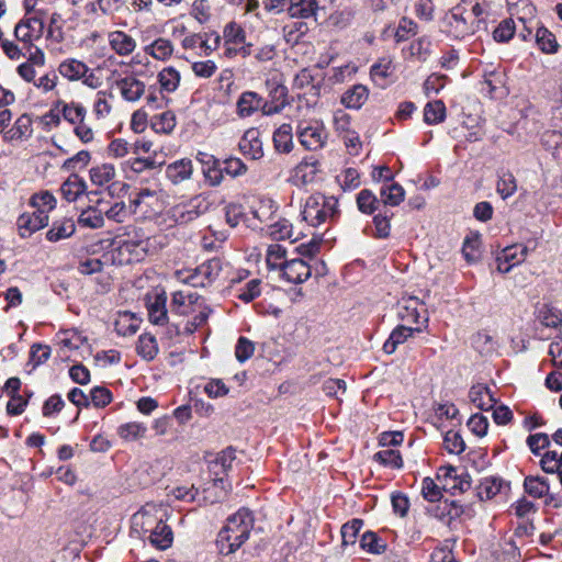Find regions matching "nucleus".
I'll return each instance as SVG.
<instances>
[{
    "label": "nucleus",
    "mask_w": 562,
    "mask_h": 562,
    "mask_svg": "<svg viewBox=\"0 0 562 562\" xmlns=\"http://www.w3.org/2000/svg\"><path fill=\"white\" fill-rule=\"evenodd\" d=\"M559 451L550 450L544 453L541 459V468L547 473H554L561 470L560 460H559Z\"/></svg>",
    "instance_id": "nucleus-54"
},
{
    "label": "nucleus",
    "mask_w": 562,
    "mask_h": 562,
    "mask_svg": "<svg viewBox=\"0 0 562 562\" xmlns=\"http://www.w3.org/2000/svg\"><path fill=\"white\" fill-rule=\"evenodd\" d=\"M317 161H303L291 172L289 181L296 187H306L315 182L317 177Z\"/></svg>",
    "instance_id": "nucleus-11"
},
{
    "label": "nucleus",
    "mask_w": 562,
    "mask_h": 562,
    "mask_svg": "<svg viewBox=\"0 0 562 562\" xmlns=\"http://www.w3.org/2000/svg\"><path fill=\"white\" fill-rule=\"evenodd\" d=\"M443 443L445 448L450 453L460 454L465 449L462 437L456 431H447Z\"/></svg>",
    "instance_id": "nucleus-49"
},
{
    "label": "nucleus",
    "mask_w": 562,
    "mask_h": 562,
    "mask_svg": "<svg viewBox=\"0 0 562 562\" xmlns=\"http://www.w3.org/2000/svg\"><path fill=\"white\" fill-rule=\"evenodd\" d=\"M255 351L254 344L245 337H240L237 341L235 356L238 361L244 362L249 359Z\"/></svg>",
    "instance_id": "nucleus-57"
},
{
    "label": "nucleus",
    "mask_w": 562,
    "mask_h": 562,
    "mask_svg": "<svg viewBox=\"0 0 562 562\" xmlns=\"http://www.w3.org/2000/svg\"><path fill=\"white\" fill-rule=\"evenodd\" d=\"M283 276L289 282L302 283L311 276L310 266L302 259H291L281 266Z\"/></svg>",
    "instance_id": "nucleus-12"
},
{
    "label": "nucleus",
    "mask_w": 562,
    "mask_h": 562,
    "mask_svg": "<svg viewBox=\"0 0 562 562\" xmlns=\"http://www.w3.org/2000/svg\"><path fill=\"white\" fill-rule=\"evenodd\" d=\"M145 52L155 59L167 60L173 53V44L167 38L159 37L146 46Z\"/></svg>",
    "instance_id": "nucleus-24"
},
{
    "label": "nucleus",
    "mask_w": 562,
    "mask_h": 562,
    "mask_svg": "<svg viewBox=\"0 0 562 562\" xmlns=\"http://www.w3.org/2000/svg\"><path fill=\"white\" fill-rule=\"evenodd\" d=\"M417 304L418 301L414 297H409L403 301V304L401 305V310L398 312V315L402 318V321H405L407 323H418L419 313L417 311Z\"/></svg>",
    "instance_id": "nucleus-46"
},
{
    "label": "nucleus",
    "mask_w": 562,
    "mask_h": 562,
    "mask_svg": "<svg viewBox=\"0 0 562 562\" xmlns=\"http://www.w3.org/2000/svg\"><path fill=\"white\" fill-rule=\"evenodd\" d=\"M254 524V515L248 508H240L229 516L217 536L218 552L223 555L236 552L248 540Z\"/></svg>",
    "instance_id": "nucleus-1"
},
{
    "label": "nucleus",
    "mask_w": 562,
    "mask_h": 562,
    "mask_svg": "<svg viewBox=\"0 0 562 562\" xmlns=\"http://www.w3.org/2000/svg\"><path fill=\"white\" fill-rule=\"evenodd\" d=\"M430 40L426 36L413 41L408 47L409 55L419 61H425L430 54Z\"/></svg>",
    "instance_id": "nucleus-40"
},
{
    "label": "nucleus",
    "mask_w": 562,
    "mask_h": 562,
    "mask_svg": "<svg viewBox=\"0 0 562 562\" xmlns=\"http://www.w3.org/2000/svg\"><path fill=\"white\" fill-rule=\"evenodd\" d=\"M362 527V520L353 519L350 522H347L341 528V537L342 544L347 546L349 543H355L357 533Z\"/></svg>",
    "instance_id": "nucleus-51"
},
{
    "label": "nucleus",
    "mask_w": 562,
    "mask_h": 562,
    "mask_svg": "<svg viewBox=\"0 0 562 562\" xmlns=\"http://www.w3.org/2000/svg\"><path fill=\"white\" fill-rule=\"evenodd\" d=\"M221 42L217 33L191 34L182 40L184 49H200L205 56L214 52Z\"/></svg>",
    "instance_id": "nucleus-8"
},
{
    "label": "nucleus",
    "mask_w": 562,
    "mask_h": 562,
    "mask_svg": "<svg viewBox=\"0 0 562 562\" xmlns=\"http://www.w3.org/2000/svg\"><path fill=\"white\" fill-rule=\"evenodd\" d=\"M86 190V183L78 176H70L60 188V192L64 199L69 202L77 200Z\"/></svg>",
    "instance_id": "nucleus-23"
},
{
    "label": "nucleus",
    "mask_w": 562,
    "mask_h": 562,
    "mask_svg": "<svg viewBox=\"0 0 562 562\" xmlns=\"http://www.w3.org/2000/svg\"><path fill=\"white\" fill-rule=\"evenodd\" d=\"M391 61L382 59L371 66L370 76L378 85H383L387 77L391 75Z\"/></svg>",
    "instance_id": "nucleus-47"
},
{
    "label": "nucleus",
    "mask_w": 562,
    "mask_h": 562,
    "mask_svg": "<svg viewBox=\"0 0 562 562\" xmlns=\"http://www.w3.org/2000/svg\"><path fill=\"white\" fill-rule=\"evenodd\" d=\"M422 494L429 502H437L442 497L441 488L430 477L423 480Z\"/></svg>",
    "instance_id": "nucleus-52"
},
{
    "label": "nucleus",
    "mask_w": 562,
    "mask_h": 562,
    "mask_svg": "<svg viewBox=\"0 0 562 562\" xmlns=\"http://www.w3.org/2000/svg\"><path fill=\"white\" fill-rule=\"evenodd\" d=\"M207 202L204 196L196 195L190 200L188 205H177L170 210L171 216L177 223H186L207 210Z\"/></svg>",
    "instance_id": "nucleus-9"
},
{
    "label": "nucleus",
    "mask_w": 562,
    "mask_h": 562,
    "mask_svg": "<svg viewBox=\"0 0 562 562\" xmlns=\"http://www.w3.org/2000/svg\"><path fill=\"white\" fill-rule=\"evenodd\" d=\"M527 256V247L522 245H514L506 247L497 257V270L507 273L517 263L525 260Z\"/></svg>",
    "instance_id": "nucleus-10"
},
{
    "label": "nucleus",
    "mask_w": 562,
    "mask_h": 562,
    "mask_svg": "<svg viewBox=\"0 0 562 562\" xmlns=\"http://www.w3.org/2000/svg\"><path fill=\"white\" fill-rule=\"evenodd\" d=\"M76 226L74 221L64 220L55 223L54 226L47 232L46 237L49 241H58L64 238L70 237L75 233Z\"/></svg>",
    "instance_id": "nucleus-31"
},
{
    "label": "nucleus",
    "mask_w": 562,
    "mask_h": 562,
    "mask_svg": "<svg viewBox=\"0 0 562 562\" xmlns=\"http://www.w3.org/2000/svg\"><path fill=\"white\" fill-rule=\"evenodd\" d=\"M167 296L165 292L148 295L147 307L150 322L154 324H164L167 319L166 308Z\"/></svg>",
    "instance_id": "nucleus-17"
},
{
    "label": "nucleus",
    "mask_w": 562,
    "mask_h": 562,
    "mask_svg": "<svg viewBox=\"0 0 562 562\" xmlns=\"http://www.w3.org/2000/svg\"><path fill=\"white\" fill-rule=\"evenodd\" d=\"M151 126L156 133L169 134L176 126L175 115L164 112L153 119Z\"/></svg>",
    "instance_id": "nucleus-44"
},
{
    "label": "nucleus",
    "mask_w": 562,
    "mask_h": 562,
    "mask_svg": "<svg viewBox=\"0 0 562 562\" xmlns=\"http://www.w3.org/2000/svg\"><path fill=\"white\" fill-rule=\"evenodd\" d=\"M121 94L128 102L138 101L145 93V83L135 77L128 76L116 81Z\"/></svg>",
    "instance_id": "nucleus-15"
},
{
    "label": "nucleus",
    "mask_w": 562,
    "mask_h": 562,
    "mask_svg": "<svg viewBox=\"0 0 562 562\" xmlns=\"http://www.w3.org/2000/svg\"><path fill=\"white\" fill-rule=\"evenodd\" d=\"M195 312L196 315L193 317L192 321H189L186 325V331L189 334H192L198 327L202 326L206 323L209 315L211 313V310L205 305V302L203 299L200 300L199 305H195Z\"/></svg>",
    "instance_id": "nucleus-39"
},
{
    "label": "nucleus",
    "mask_w": 562,
    "mask_h": 562,
    "mask_svg": "<svg viewBox=\"0 0 562 562\" xmlns=\"http://www.w3.org/2000/svg\"><path fill=\"white\" fill-rule=\"evenodd\" d=\"M210 3L209 0H194L192 4L191 14L194 16L200 23H204L210 19Z\"/></svg>",
    "instance_id": "nucleus-59"
},
{
    "label": "nucleus",
    "mask_w": 562,
    "mask_h": 562,
    "mask_svg": "<svg viewBox=\"0 0 562 562\" xmlns=\"http://www.w3.org/2000/svg\"><path fill=\"white\" fill-rule=\"evenodd\" d=\"M449 24L454 30L457 37H464L474 33L472 24L468 23L467 18L463 16L462 11L458 7L453 9Z\"/></svg>",
    "instance_id": "nucleus-28"
},
{
    "label": "nucleus",
    "mask_w": 562,
    "mask_h": 562,
    "mask_svg": "<svg viewBox=\"0 0 562 562\" xmlns=\"http://www.w3.org/2000/svg\"><path fill=\"white\" fill-rule=\"evenodd\" d=\"M338 201L334 196H324L323 194H313L307 198L302 212L303 220L312 226H318L333 220L337 211Z\"/></svg>",
    "instance_id": "nucleus-3"
},
{
    "label": "nucleus",
    "mask_w": 562,
    "mask_h": 562,
    "mask_svg": "<svg viewBox=\"0 0 562 562\" xmlns=\"http://www.w3.org/2000/svg\"><path fill=\"white\" fill-rule=\"evenodd\" d=\"M60 109V112L69 124L74 126V132L76 136L80 140H92L93 139V131L90 125L85 122L87 110L83 105L79 103H66L64 101H59L57 104V109Z\"/></svg>",
    "instance_id": "nucleus-4"
},
{
    "label": "nucleus",
    "mask_w": 562,
    "mask_h": 562,
    "mask_svg": "<svg viewBox=\"0 0 562 562\" xmlns=\"http://www.w3.org/2000/svg\"><path fill=\"white\" fill-rule=\"evenodd\" d=\"M202 297L196 293L176 291L172 295L171 311L179 315H189L195 312V305H199Z\"/></svg>",
    "instance_id": "nucleus-14"
},
{
    "label": "nucleus",
    "mask_w": 562,
    "mask_h": 562,
    "mask_svg": "<svg viewBox=\"0 0 562 562\" xmlns=\"http://www.w3.org/2000/svg\"><path fill=\"white\" fill-rule=\"evenodd\" d=\"M361 547L371 553L380 554L385 551L386 544L375 533L366 532L361 538Z\"/></svg>",
    "instance_id": "nucleus-50"
},
{
    "label": "nucleus",
    "mask_w": 562,
    "mask_h": 562,
    "mask_svg": "<svg viewBox=\"0 0 562 562\" xmlns=\"http://www.w3.org/2000/svg\"><path fill=\"white\" fill-rule=\"evenodd\" d=\"M446 117V105L441 100L428 102L424 109V119L428 124H437Z\"/></svg>",
    "instance_id": "nucleus-32"
},
{
    "label": "nucleus",
    "mask_w": 562,
    "mask_h": 562,
    "mask_svg": "<svg viewBox=\"0 0 562 562\" xmlns=\"http://www.w3.org/2000/svg\"><path fill=\"white\" fill-rule=\"evenodd\" d=\"M166 173L173 183L187 180L192 175L191 161L184 159L178 160L167 167Z\"/></svg>",
    "instance_id": "nucleus-25"
},
{
    "label": "nucleus",
    "mask_w": 562,
    "mask_h": 562,
    "mask_svg": "<svg viewBox=\"0 0 562 562\" xmlns=\"http://www.w3.org/2000/svg\"><path fill=\"white\" fill-rule=\"evenodd\" d=\"M158 82L161 91L173 92L179 87L180 74L173 67L164 68L158 74Z\"/></svg>",
    "instance_id": "nucleus-30"
},
{
    "label": "nucleus",
    "mask_w": 562,
    "mask_h": 562,
    "mask_svg": "<svg viewBox=\"0 0 562 562\" xmlns=\"http://www.w3.org/2000/svg\"><path fill=\"white\" fill-rule=\"evenodd\" d=\"M285 257V250L280 245H271L267 251V265L271 268H280L283 262H280Z\"/></svg>",
    "instance_id": "nucleus-61"
},
{
    "label": "nucleus",
    "mask_w": 562,
    "mask_h": 562,
    "mask_svg": "<svg viewBox=\"0 0 562 562\" xmlns=\"http://www.w3.org/2000/svg\"><path fill=\"white\" fill-rule=\"evenodd\" d=\"M221 270L220 261L216 259L206 261L202 263L200 267L195 269V278L198 276H203L207 278L209 280H212L213 278L217 277Z\"/></svg>",
    "instance_id": "nucleus-58"
},
{
    "label": "nucleus",
    "mask_w": 562,
    "mask_h": 562,
    "mask_svg": "<svg viewBox=\"0 0 562 562\" xmlns=\"http://www.w3.org/2000/svg\"><path fill=\"white\" fill-rule=\"evenodd\" d=\"M43 30L44 22L40 18H23L14 27V36L23 44V48H27L34 40L42 36Z\"/></svg>",
    "instance_id": "nucleus-6"
},
{
    "label": "nucleus",
    "mask_w": 562,
    "mask_h": 562,
    "mask_svg": "<svg viewBox=\"0 0 562 562\" xmlns=\"http://www.w3.org/2000/svg\"><path fill=\"white\" fill-rule=\"evenodd\" d=\"M111 48L120 56L132 54L136 47L135 40L123 31H114L109 34Z\"/></svg>",
    "instance_id": "nucleus-18"
},
{
    "label": "nucleus",
    "mask_w": 562,
    "mask_h": 562,
    "mask_svg": "<svg viewBox=\"0 0 562 562\" xmlns=\"http://www.w3.org/2000/svg\"><path fill=\"white\" fill-rule=\"evenodd\" d=\"M471 402L480 409H490L494 406L495 400L490 390L483 385L472 386L469 393Z\"/></svg>",
    "instance_id": "nucleus-26"
},
{
    "label": "nucleus",
    "mask_w": 562,
    "mask_h": 562,
    "mask_svg": "<svg viewBox=\"0 0 562 562\" xmlns=\"http://www.w3.org/2000/svg\"><path fill=\"white\" fill-rule=\"evenodd\" d=\"M59 74L69 80H79L89 71L88 66L77 59H68L59 65Z\"/></svg>",
    "instance_id": "nucleus-22"
},
{
    "label": "nucleus",
    "mask_w": 562,
    "mask_h": 562,
    "mask_svg": "<svg viewBox=\"0 0 562 562\" xmlns=\"http://www.w3.org/2000/svg\"><path fill=\"white\" fill-rule=\"evenodd\" d=\"M216 65L212 60L196 61L192 64V70L195 76L201 78H210L216 71Z\"/></svg>",
    "instance_id": "nucleus-64"
},
{
    "label": "nucleus",
    "mask_w": 562,
    "mask_h": 562,
    "mask_svg": "<svg viewBox=\"0 0 562 562\" xmlns=\"http://www.w3.org/2000/svg\"><path fill=\"white\" fill-rule=\"evenodd\" d=\"M270 236L277 240L290 239L292 243L299 239V234H295L292 224L288 220H281L270 226Z\"/></svg>",
    "instance_id": "nucleus-29"
},
{
    "label": "nucleus",
    "mask_w": 562,
    "mask_h": 562,
    "mask_svg": "<svg viewBox=\"0 0 562 562\" xmlns=\"http://www.w3.org/2000/svg\"><path fill=\"white\" fill-rule=\"evenodd\" d=\"M147 428L145 425L137 422H130L121 425L117 429L120 437L124 440L132 441L145 437Z\"/></svg>",
    "instance_id": "nucleus-33"
},
{
    "label": "nucleus",
    "mask_w": 562,
    "mask_h": 562,
    "mask_svg": "<svg viewBox=\"0 0 562 562\" xmlns=\"http://www.w3.org/2000/svg\"><path fill=\"white\" fill-rule=\"evenodd\" d=\"M171 467V461L168 458L156 459L149 464L148 470L153 476V480L161 479Z\"/></svg>",
    "instance_id": "nucleus-60"
},
{
    "label": "nucleus",
    "mask_w": 562,
    "mask_h": 562,
    "mask_svg": "<svg viewBox=\"0 0 562 562\" xmlns=\"http://www.w3.org/2000/svg\"><path fill=\"white\" fill-rule=\"evenodd\" d=\"M137 351L146 360L154 359L158 351L155 337L149 334L140 335L138 338Z\"/></svg>",
    "instance_id": "nucleus-37"
},
{
    "label": "nucleus",
    "mask_w": 562,
    "mask_h": 562,
    "mask_svg": "<svg viewBox=\"0 0 562 562\" xmlns=\"http://www.w3.org/2000/svg\"><path fill=\"white\" fill-rule=\"evenodd\" d=\"M369 97V90L363 85H355L345 91L341 95L340 102L348 109H360Z\"/></svg>",
    "instance_id": "nucleus-19"
},
{
    "label": "nucleus",
    "mask_w": 562,
    "mask_h": 562,
    "mask_svg": "<svg viewBox=\"0 0 562 562\" xmlns=\"http://www.w3.org/2000/svg\"><path fill=\"white\" fill-rule=\"evenodd\" d=\"M319 9L317 0H289L286 12L292 19H310Z\"/></svg>",
    "instance_id": "nucleus-16"
},
{
    "label": "nucleus",
    "mask_w": 562,
    "mask_h": 562,
    "mask_svg": "<svg viewBox=\"0 0 562 562\" xmlns=\"http://www.w3.org/2000/svg\"><path fill=\"white\" fill-rule=\"evenodd\" d=\"M380 196L384 205L397 206L405 199V190L398 183H387L382 186Z\"/></svg>",
    "instance_id": "nucleus-20"
},
{
    "label": "nucleus",
    "mask_w": 562,
    "mask_h": 562,
    "mask_svg": "<svg viewBox=\"0 0 562 562\" xmlns=\"http://www.w3.org/2000/svg\"><path fill=\"white\" fill-rule=\"evenodd\" d=\"M517 189L513 175H505L497 183V192L504 198L510 196Z\"/></svg>",
    "instance_id": "nucleus-62"
},
{
    "label": "nucleus",
    "mask_w": 562,
    "mask_h": 562,
    "mask_svg": "<svg viewBox=\"0 0 562 562\" xmlns=\"http://www.w3.org/2000/svg\"><path fill=\"white\" fill-rule=\"evenodd\" d=\"M525 490L533 497H541L548 492L549 486L543 480L538 477H527L525 480Z\"/></svg>",
    "instance_id": "nucleus-53"
},
{
    "label": "nucleus",
    "mask_w": 562,
    "mask_h": 562,
    "mask_svg": "<svg viewBox=\"0 0 562 562\" xmlns=\"http://www.w3.org/2000/svg\"><path fill=\"white\" fill-rule=\"evenodd\" d=\"M114 177V168L110 165H102L90 170V179L95 186H103Z\"/></svg>",
    "instance_id": "nucleus-45"
},
{
    "label": "nucleus",
    "mask_w": 562,
    "mask_h": 562,
    "mask_svg": "<svg viewBox=\"0 0 562 562\" xmlns=\"http://www.w3.org/2000/svg\"><path fill=\"white\" fill-rule=\"evenodd\" d=\"M516 32V24L513 19L503 20L493 32V37L498 43L508 42Z\"/></svg>",
    "instance_id": "nucleus-42"
},
{
    "label": "nucleus",
    "mask_w": 562,
    "mask_h": 562,
    "mask_svg": "<svg viewBox=\"0 0 562 562\" xmlns=\"http://www.w3.org/2000/svg\"><path fill=\"white\" fill-rule=\"evenodd\" d=\"M379 201L372 191L363 189L357 196V205L359 211L364 214H372L376 210Z\"/></svg>",
    "instance_id": "nucleus-41"
},
{
    "label": "nucleus",
    "mask_w": 562,
    "mask_h": 562,
    "mask_svg": "<svg viewBox=\"0 0 562 562\" xmlns=\"http://www.w3.org/2000/svg\"><path fill=\"white\" fill-rule=\"evenodd\" d=\"M47 224L48 215L36 212L32 214L24 213L18 218L20 236L23 238L31 236L34 232L45 227Z\"/></svg>",
    "instance_id": "nucleus-13"
},
{
    "label": "nucleus",
    "mask_w": 562,
    "mask_h": 562,
    "mask_svg": "<svg viewBox=\"0 0 562 562\" xmlns=\"http://www.w3.org/2000/svg\"><path fill=\"white\" fill-rule=\"evenodd\" d=\"M79 225L89 228H100L104 224L102 212L95 207L83 210L78 218Z\"/></svg>",
    "instance_id": "nucleus-35"
},
{
    "label": "nucleus",
    "mask_w": 562,
    "mask_h": 562,
    "mask_svg": "<svg viewBox=\"0 0 562 562\" xmlns=\"http://www.w3.org/2000/svg\"><path fill=\"white\" fill-rule=\"evenodd\" d=\"M480 246V238L477 235L467 237L463 244L462 252L468 262H474L477 259V249Z\"/></svg>",
    "instance_id": "nucleus-55"
},
{
    "label": "nucleus",
    "mask_w": 562,
    "mask_h": 562,
    "mask_svg": "<svg viewBox=\"0 0 562 562\" xmlns=\"http://www.w3.org/2000/svg\"><path fill=\"white\" fill-rule=\"evenodd\" d=\"M90 398L95 407H104L111 403L112 394L108 389L103 386H97L91 390Z\"/></svg>",
    "instance_id": "nucleus-56"
},
{
    "label": "nucleus",
    "mask_w": 562,
    "mask_h": 562,
    "mask_svg": "<svg viewBox=\"0 0 562 562\" xmlns=\"http://www.w3.org/2000/svg\"><path fill=\"white\" fill-rule=\"evenodd\" d=\"M468 426L473 434L483 437L487 432L488 422L483 415L475 414L470 418Z\"/></svg>",
    "instance_id": "nucleus-63"
},
{
    "label": "nucleus",
    "mask_w": 562,
    "mask_h": 562,
    "mask_svg": "<svg viewBox=\"0 0 562 562\" xmlns=\"http://www.w3.org/2000/svg\"><path fill=\"white\" fill-rule=\"evenodd\" d=\"M418 32V25L411 19L403 18L400 21L398 27L395 32V41L397 43L404 42L408 38V35H416Z\"/></svg>",
    "instance_id": "nucleus-48"
},
{
    "label": "nucleus",
    "mask_w": 562,
    "mask_h": 562,
    "mask_svg": "<svg viewBox=\"0 0 562 562\" xmlns=\"http://www.w3.org/2000/svg\"><path fill=\"white\" fill-rule=\"evenodd\" d=\"M535 37L537 45L543 53L554 54L558 52L559 44L557 42L555 35L548 29L543 26L538 27Z\"/></svg>",
    "instance_id": "nucleus-27"
},
{
    "label": "nucleus",
    "mask_w": 562,
    "mask_h": 562,
    "mask_svg": "<svg viewBox=\"0 0 562 562\" xmlns=\"http://www.w3.org/2000/svg\"><path fill=\"white\" fill-rule=\"evenodd\" d=\"M502 488V480L490 476L482 480L479 486V496L481 499H491L499 493Z\"/></svg>",
    "instance_id": "nucleus-38"
},
{
    "label": "nucleus",
    "mask_w": 562,
    "mask_h": 562,
    "mask_svg": "<svg viewBox=\"0 0 562 562\" xmlns=\"http://www.w3.org/2000/svg\"><path fill=\"white\" fill-rule=\"evenodd\" d=\"M135 154L137 156L131 160V167L136 172H140L144 169L160 167L166 162V158L162 153L154 150L153 154H150V144L148 143H143L140 147H137L135 149Z\"/></svg>",
    "instance_id": "nucleus-7"
},
{
    "label": "nucleus",
    "mask_w": 562,
    "mask_h": 562,
    "mask_svg": "<svg viewBox=\"0 0 562 562\" xmlns=\"http://www.w3.org/2000/svg\"><path fill=\"white\" fill-rule=\"evenodd\" d=\"M374 460L383 465L400 469L403 465V460L397 450L384 449L374 454Z\"/></svg>",
    "instance_id": "nucleus-43"
},
{
    "label": "nucleus",
    "mask_w": 562,
    "mask_h": 562,
    "mask_svg": "<svg viewBox=\"0 0 562 562\" xmlns=\"http://www.w3.org/2000/svg\"><path fill=\"white\" fill-rule=\"evenodd\" d=\"M261 111L265 115L279 113L278 108H268V101L255 91L243 92L236 103V112L239 117H249Z\"/></svg>",
    "instance_id": "nucleus-5"
},
{
    "label": "nucleus",
    "mask_w": 562,
    "mask_h": 562,
    "mask_svg": "<svg viewBox=\"0 0 562 562\" xmlns=\"http://www.w3.org/2000/svg\"><path fill=\"white\" fill-rule=\"evenodd\" d=\"M271 101H268V108H278L279 113L284 109L288 102V88L281 83H273L269 91Z\"/></svg>",
    "instance_id": "nucleus-36"
},
{
    "label": "nucleus",
    "mask_w": 562,
    "mask_h": 562,
    "mask_svg": "<svg viewBox=\"0 0 562 562\" xmlns=\"http://www.w3.org/2000/svg\"><path fill=\"white\" fill-rule=\"evenodd\" d=\"M31 204L35 209L34 212L48 215V212L55 207L56 200L48 191L34 194Z\"/></svg>",
    "instance_id": "nucleus-34"
},
{
    "label": "nucleus",
    "mask_w": 562,
    "mask_h": 562,
    "mask_svg": "<svg viewBox=\"0 0 562 562\" xmlns=\"http://www.w3.org/2000/svg\"><path fill=\"white\" fill-rule=\"evenodd\" d=\"M132 524L133 528L139 527L144 532H149V541L155 548L166 550L171 547L173 533L170 527L161 519L157 520L150 510L143 509L134 514Z\"/></svg>",
    "instance_id": "nucleus-2"
},
{
    "label": "nucleus",
    "mask_w": 562,
    "mask_h": 562,
    "mask_svg": "<svg viewBox=\"0 0 562 562\" xmlns=\"http://www.w3.org/2000/svg\"><path fill=\"white\" fill-rule=\"evenodd\" d=\"M86 338L74 330H66L60 334L58 339L59 352L68 357V352L79 349L85 342Z\"/></svg>",
    "instance_id": "nucleus-21"
}]
</instances>
